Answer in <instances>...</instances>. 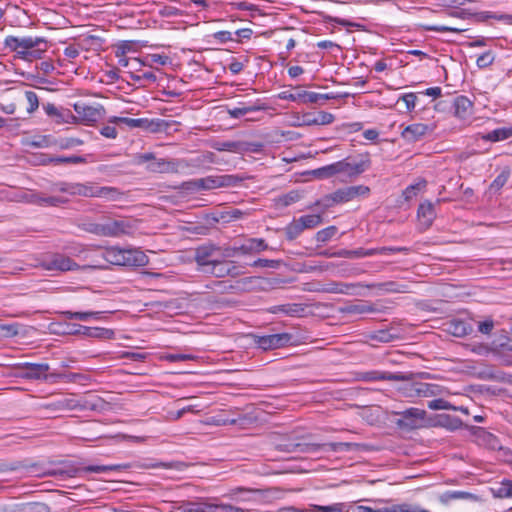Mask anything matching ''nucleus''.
<instances>
[{"label":"nucleus","mask_w":512,"mask_h":512,"mask_svg":"<svg viewBox=\"0 0 512 512\" xmlns=\"http://www.w3.org/2000/svg\"><path fill=\"white\" fill-rule=\"evenodd\" d=\"M15 369L17 371L16 375L18 377L29 380H45L51 383L58 382L59 380H64L65 382H73L78 377H80L79 374L75 373H48L50 366L47 363L24 362L17 364Z\"/></svg>","instance_id":"nucleus-1"},{"label":"nucleus","mask_w":512,"mask_h":512,"mask_svg":"<svg viewBox=\"0 0 512 512\" xmlns=\"http://www.w3.org/2000/svg\"><path fill=\"white\" fill-rule=\"evenodd\" d=\"M234 250L229 245H217L212 242H206L194 249L193 259L197 264L198 271L205 272L219 259L233 258Z\"/></svg>","instance_id":"nucleus-2"},{"label":"nucleus","mask_w":512,"mask_h":512,"mask_svg":"<svg viewBox=\"0 0 512 512\" xmlns=\"http://www.w3.org/2000/svg\"><path fill=\"white\" fill-rule=\"evenodd\" d=\"M135 163L138 165L145 164L146 170L152 173H178L189 167L186 160L156 158L151 152L136 155Z\"/></svg>","instance_id":"nucleus-3"},{"label":"nucleus","mask_w":512,"mask_h":512,"mask_svg":"<svg viewBox=\"0 0 512 512\" xmlns=\"http://www.w3.org/2000/svg\"><path fill=\"white\" fill-rule=\"evenodd\" d=\"M276 450L285 453H317L320 451V445L308 443L303 435L297 432L281 436L273 442Z\"/></svg>","instance_id":"nucleus-4"},{"label":"nucleus","mask_w":512,"mask_h":512,"mask_svg":"<svg viewBox=\"0 0 512 512\" xmlns=\"http://www.w3.org/2000/svg\"><path fill=\"white\" fill-rule=\"evenodd\" d=\"M408 379L403 380L405 383L398 387V392L405 398H429L443 395L445 388L432 383L409 381L411 375H407Z\"/></svg>","instance_id":"nucleus-5"},{"label":"nucleus","mask_w":512,"mask_h":512,"mask_svg":"<svg viewBox=\"0 0 512 512\" xmlns=\"http://www.w3.org/2000/svg\"><path fill=\"white\" fill-rule=\"evenodd\" d=\"M369 192V187L364 185L344 187L336 190L332 194L326 195L323 200L315 202L313 206H323V208L326 209L333 204L345 203L359 195H367Z\"/></svg>","instance_id":"nucleus-6"},{"label":"nucleus","mask_w":512,"mask_h":512,"mask_svg":"<svg viewBox=\"0 0 512 512\" xmlns=\"http://www.w3.org/2000/svg\"><path fill=\"white\" fill-rule=\"evenodd\" d=\"M395 414L399 416L395 424L400 429L411 431L425 427L427 413L423 409L412 407Z\"/></svg>","instance_id":"nucleus-7"},{"label":"nucleus","mask_w":512,"mask_h":512,"mask_svg":"<svg viewBox=\"0 0 512 512\" xmlns=\"http://www.w3.org/2000/svg\"><path fill=\"white\" fill-rule=\"evenodd\" d=\"M371 165L369 154L359 155L358 160H351L349 157L336 162L337 172L348 178H354L365 172Z\"/></svg>","instance_id":"nucleus-8"},{"label":"nucleus","mask_w":512,"mask_h":512,"mask_svg":"<svg viewBox=\"0 0 512 512\" xmlns=\"http://www.w3.org/2000/svg\"><path fill=\"white\" fill-rule=\"evenodd\" d=\"M43 267L46 270L49 271H60V272H67V271H76V270H87L90 268H93L94 266L85 265L80 266L76 262H74L70 257L55 253L49 257H47L43 261Z\"/></svg>","instance_id":"nucleus-9"},{"label":"nucleus","mask_w":512,"mask_h":512,"mask_svg":"<svg viewBox=\"0 0 512 512\" xmlns=\"http://www.w3.org/2000/svg\"><path fill=\"white\" fill-rule=\"evenodd\" d=\"M136 221L131 219H105L104 237H121L136 231Z\"/></svg>","instance_id":"nucleus-10"},{"label":"nucleus","mask_w":512,"mask_h":512,"mask_svg":"<svg viewBox=\"0 0 512 512\" xmlns=\"http://www.w3.org/2000/svg\"><path fill=\"white\" fill-rule=\"evenodd\" d=\"M42 407L51 412L96 409V405L91 404L89 401L81 402L80 400H77L75 398H69V397H62L55 401L45 403L42 405Z\"/></svg>","instance_id":"nucleus-11"},{"label":"nucleus","mask_w":512,"mask_h":512,"mask_svg":"<svg viewBox=\"0 0 512 512\" xmlns=\"http://www.w3.org/2000/svg\"><path fill=\"white\" fill-rule=\"evenodd\" d=\"M73 107L78 119L85 124L97 122L105 116V108L101 104L88 105L84 102H78Z\"/></svg>","instance_id":"nucleus-12"},{"label":"nucleus","mask_w":512,"mask_h":512,"mask_svg":"<svg viewBox=\"0 0 512 512\" xmlns=\"http://www.w3.org/2000/svg\"><path fill=\"white\" fill-rule=\"evenodd\" d=\"M254 343L262 350L278 349L288 345L292 340L289 333H278L270 335H253Z\"/></svg>","instance_id":"nucleus-13"},{"label":"nucleus","mask_w":512,"mask_h":512,"mask_svg":"<svg viewBox=\"0 0 512 512\" xmlns=\"http://www.w3.org/2000/svg\"><path fill=\"white\" fill-rule=\"evenodd\" d=\"M269 247L262 238H249L240 246H230L234 250L233 258L237 255H253L267 250Z\"/></svg>","instance_id":"nucleus-14"},{"label":"nucleus","mask_w":512,"mask_h":512,"mask_svg":"<svg viewBox=\"0 0 512 512\" xmlns=\"http://www.w3.org/2000/svg\"><path fill=\"white\" fill-rule=\"evenodd\" d=\"M4 47L9 49L11 52H15L18 58L32 62L33 57L31 52L26 51V36L25 37H17L9 35L4 40Z\"/></svg>","instance_id":"nucleus-15"},{"label":"nucleus","mask_w":512,"mask_h":512,"mask_svg":"<svg viewBox=\"0 0 512 512\" xmlns=\"http://www.w3.org/2000/svg\"><path fill=\"white\" fill-rule=\"evenodd\" d=\"M122 123L128 126L129 128H141L143 130L149 131V132H159L162 131L166 124L163 120L160 119H152L149 120L147 118H128L125 117L124 120H122Z\"/></svg>","instance_id":"nucleus-16"},{"label":"nucleus","mask_w":512,"mask_h":512,"mask_svg":"<svg viewBox=\"0 0 512 512\" xmlns=\"http://www.w3.org/2000/svg\"><path fill=\"white\" fill-rule=\"evenodd\" d=\"M472 434L474 435L475 441L478 445L490 450L501 449V443L499 439L485 428L472 427Z\"/></svg>","instance_id":"nucleus-17"},{"label":"nucleus","mask_w":512,"mask_h":512,"mask_svg":"<svg viewBox=\"0 0 512 512\" xmlns=\"http://www.w3.org/2000/svg\"><path fill=\"white\" fill-rule=\"evenodd\" d=\"M433 126L423 123H414L406 126L401 135L408 142H416L422 139L428 132L433 130Z\"/></svg>","instance_id":"nucleus-18"},{"label":"nucleus","mask_w":512,"mask_h":512,"mask_svg":"<svg viewBox=\"0 0 512 512\" xmlns=\"http://www.w3.org/2000/svg\"><path fill=\"white\" fill-rule=\"evenodd\" d=\"M454 115L460 120H468L473 114V102L466 96L460 95L453 100Z\"/></svg>","instance_id":"nucleus-19"},{"label":"nucleus","mask_w":512,"mask_h":512,"mask_svg":"<svg viewBox=\"0 0 512 512\" xmlns=\"http://www.w3.org/2000/svg\"><path fill=\"white\" fill-rule=\"evenodd\" d=\"M43 109L46 114L53 118L57 123H70L76 119L69 109L58 108L52 103L43 105Z\"/></svg>","instance_id":"nucleus-20"},{"label":"nucleus","mask_w":512,"mask_h":512,"mask_svg":"<svg viewBox=\"0 0 512 512\" xmlns=\"http://www.w3.org/2000/svg\"><path fill=\"white\" fill-rule=\"evenodd\" d=\"M361 379L367 382L373 381H403L407 380L408 376L403 373H391V372H382V371H368L362 373Z\"/></svg>","instance_id":"nucleus-21"},{"label":"nucleus","mask_w":512,"mask_h":512,"mask_svg":"<svg viewBox=\"0 0 512 512\" xmlns=\"http://www.w3.org/2000/svg\"><path fill=\"white\" fill-rule=\"evenodd\" d=\"M123 266L140 267L148 264V257L139 249H123Z\"/></svg>","instance_id":"nucleus-22"},{"label":"nucleus","mask_w":512,"mask_h":512,"mask_svg":"<svg viewBox=\"0 0 512 512\" xmlns=\"http://www.w3.org/2000/svg\"><path fill=\"white\" fill-rule=\"evenodd\" d=\"M48 49V42L43 37L26 36V51L31 52L33 61L41 59Z\"/></svg>","instance_id":"nucleus-23"},{"label":"nucleus","mask_w":512,"mask_h":512,"mask_svg":"<svg viewBox=\"0 0 512 512\" xmlns=\"http://www.w3.org/2000/svg\"><path fill=\"white\" fill-rule=\"evenodd\" d=\"M70 333L82 334L90 338L112 339L114 337V331L111 329L100 327H87L82 325H78V328Z\"/></svg>","instance_id":"nucleus-24"},{"label":"nucleus","mask_w":512,"mask_h":512,"mask_svg":"<svg viewBox=\"0 0 512 512\" xmlns=\"http://www.w3.org/2000/svg\"><path fill=\"white\" fill-rule=\"evenodd\" d=\"M364 284L361 283H343L333 282L323 289L327 293L358 295V288H363Z\"/></svg>","instance_id":"nucleus-25"},{"label":"nucleus","mask_w":512,"mask_h":512,"mask_svg":"<svg viewBox=\"0 0 512 512\" xmlns=\"http://www.w3.org/2000/svg\"><path fill=\"white\" fill-rule=\"evenodd\" d=\"M369 289H378L383 293H406L408 292V285L401 284L396 281H387L382 283H372L364 285Z\"/></svg>","instance_id":"nucleus-26"},{"label":"nucleus","mask_w":512,"mask_h":512,"mask_svg":"<svg viewBox=\"0 0 512 512\" xmlns=\"http://www.w3.org/2000/svg\"><path fill=\"white\" fill-rule=\"evenodd\" d=\"M249 144L241 141H217L212 144V148L217 151H230L234 153H244L249 151Z\"/></svg>","instance_id":"nucleus-27"},{"label":"nucleus","mask_w":512,"mask_h":512,"mask_svg":"<svg viewBox=\"0 0 512 512\" xmlns=\"http://www.w3.org/2000/svg\"><path fill=\"white\" fill-rule=\"evenodd\" d=\"M259 490L256 489H247V488H236L230 491L227 495L231 500L236 501L238 503L250 504L255 502L253 498L254 494H258Z\"/></svg>","instance_id":"nucleus-28"},{"label":"nucleus","mask_w":512,"mask_h":512,"mask_svg":"<svg viewBox=\"0 0 512 512\" xmlns=\"http://www.w3.org/2000/svg\"><path fill=\"white\" fill-rule=\"evenodd\" d=\"M434 425L445 428L449 431H456L463 426V422L458 417L449 414H439L436 416V422Z\"/></svg>","instance_id":"nucleus-29"},{"label":"nucleus","mask_w":512,"mask_h":512,"mask_svg":"<svg viewBox=\"0 0 512 512\" xmlns=\"http://www.w3.org/2000/svg\"><path fill=\"white\" fill-rule=\"evenodd\" d=\"M418 218L425 227H430L436 217L434 205L430 201L420 204L417 211Z\"/></svg>","instance_id":"nucleus-30"},{"label":"nucleus","mask_w":512,"mask_h":512,"mask_svg":"<svg viewBox=\"0 0 512 512\" xmlns=\"http://www.w3.org/2000/svg\"><path fill=\"white\" fill-rule=\"evenodd\" d=\"M230 179V176H220V177H214V176H207L205 178L198 179L199 181V188L200 190H210L217 187L227 186L229 185L228 180Z\"/></svg>","instance_id":"nucleus-31"},{"label":"nucleus","mask_w":512,"mask_h":512,"mask_svg":"<svg viewBox=\"0 0 512 512\" xmlns=\"http://www.w3.org/2000/svg\"><path fill=\"white\" fill-rule=\"evenodd\" d=\"M343 311L348 314L360 315V314H367V313H375L378 311V309L370 302L360 301L358 303L350 304V305L346 306L343 309Z\"/></svg>","instance_id":"nucleus-32"},{"label":"nucleus","mask_w":512,"mask_h":512,"mask_svg":"<svg viewBox=\"0 0 512 512\" xmlns=\"http://www.w3.org/2000/svg\"><path fill=\"white\" fill-rule=\"evenodd\" d=\"M478 497L474 494L465 491H446L439 496V500L443 504H448L454 500H477Z\"/></svg>","instance_id":"nucleus-33"},{"label":"nucleus","mask_w":512,"mask_h":512,"mask_svg":"<svg viewBox=\"0 0 512 512\" xmlns=\"http://www.w3.org/2000/svg\"><path fill=\"white\" fill-rule=\"evenodd\" d=\"M273 314L283 313L289 316H298L304 312L301 304H282L272 306L269 310Z\"/></svg>","instance_id":"nucleus-34"},{"label":"nucleus","mask_w":512,"mask_h":512,"mask_svg":"<svg viewBox=\"0 0 512 512\" xmlns=\"http://www.w3.org/2000/svg\"><path fill=\"white\" fill-rule=\"evenodd\" d=\"M131 468L130 464H113V465H89L81 470L83 472H90V473H105L108 471H120V470H126Z\"/></svg>","instance_id":"nucleus-35"},{"label":"nucleus","mask_w":512,"mask_h":512,"mask_svg":"<svg viewBox=\"0 0 512 512\" xmlns=\"http://www.w3.org/2000/svg\"><path fill=\"white\" fill-rule=\"evenodd\" d=\"M125 193L116 187L99 186L98 198H104L108 201H121Z\"/></svg>","instance_id":"nucleus-36"},{"label":"nucleus","mask_w":512,"mask_h":512,"mask_svg":"<svg viewBox=\"0 0 512 512\" xmlns=\"http://www.w3.org/2000/svg\"><path fill=\"white\" fill-rule=\"evenodd\" d=\"M103 258L106 262L113 264V265H119L123 266V249L119 247H110L107 248L103 252Z\"/></svg>","instance_id":"nucleus-37"},{"label":"nucleus","mask_w":512,"mask_h":512,"mask_svg":"<svg viewBox=\"0 0 512 512\" xmlns=\"http://www.w3.org/2000/svg\"><path fill=\"white\" fill-rule=\"evenodd\" d=\"M99 186L93 183H75L74 194L83 197H97Z\"/></svg>","instance_id":"nucleus-38"},{"label":"nucleus","mask_w":512,"mask_h":512,"mask_svg":"<svg viewBox=\"0 0 512 512\" xmlns=\"http://www.w3.org/2000/svg\"><path fill=\"white\" fill-rule=\"evenodd\" d=\"M262 109H264V107L261 105H258V104L245 105L244 103L241 102V103H239L238 107L228 109V114L232 118L238 119V118L246 115L247 113L259 111Z\"/></svg>","instance_id":"nucleus-39"},{"label":"nucleus","mask_w":512,"mask_h":512,"mask_svg":"<svg viewBox=\"0 0 512 512\" xmlns=\"http://www.w3.org/2000/svg\"><path fill=\"white\" fill-rule=\"evenodd\" d=\"M512 136V128H498L483 135V139L490 142L503 141Z\"/></svg>","instance_id":"nucleus-40"},{"label":"nucleus","mask_w":512,"mask_h":512,"mask_svg":"<svg viewBox=\"0 0 512 512\" xmlns=\"http://www.w3.org/2000/svg\"><path fill=\"white\" fill-rule=\"evenodd\" d=\"M511 169L510 167H505L500 174L493 180V182L489 186V191L491 193H497L501 190V188L507 183L510 178Z\"/></svg>","instance_id":"nucleus-41"},{"label":"nucleus","mask_w":512,"mask_h":512,"mask_svg":"<svg viewBox=\"0 0 512 512\" xmlns=\"http://www.w3.org/2000/svg\"><path fill=\"white\" fill-rule=\"evenodd\" d=\"M44 163H53V164H82L86 163V158L82 156H56V157H48L44 160Z\"/></svg>","instance_id":"nucleus-42"},{"label":"nucleus","mask_w":512,"mask_h":512,"mask_svg":"<svg viewBox=\"0 0 512 512\" xmlns=\"http://www.w3.org/2000/svg\"><path fill=\"white\" fill-rule=\"evenodd\" d=\"M17 512H49L48 505L41 502L16 503Z\"/></svg>","instance_id":"nucleus-43"},{"label":"nucleus","mask_w":512,"mask_h":512,"mask_svg":"<svg viewBox=\"0 0 512 512\" xmlns=\"http://www.w3.org/2000/svg\"><path fill=\"white\" fill-rule=\"evenodd\" d=\"M331 256L356 259V258H364L369 257L368 249L365 248H357L354 250L341 249L337 252H333Z\"/></svg>","instance_id":"nucleus-44"},{"label":"nucleus","mask_w":512,"mask_h":512,"mask_svg":"<svg viewBox=\"0 0 512 512\" xmlns=\"http://www.w3.org/2000/svg\"><path fill=\"white\" fill-rule=\"evenodd\" d=\"M208 508L211 512H251L252 509L248 506H234L231 504H210Z\"/></svg>","instance_id":"nucleus-45"},{"label":"nucleus","mask_w":512,"mask_h":512,"mask_svg":"<svg viewBox=\"0 0 512 512\" xmlns=\"http://www.w3.org/2000/svg\"><path fill=\"white\" fill-rule=\"evenodd\" d=\"M471 331V327L465 321L453 320L449 323V332L456 337H463Z\"/></svg>","instance_id":"nucleus-46"},{"label":"nucleus","mask_w":512,"mask_h":512,"mask_svg":"<svg viewBox=\"0 0 512 512\" xmlns=\"http://www.w3.org/2000/svg\"><path fill=\"white\" fill-rule=\"evenodd\" d=\"M337 96L333 93H316V92H308L304 91V103H320L323 104L326 100L335 99Z\"/></svg>","instance_id":"nucleus-47"},{"label":"nucleus","mask_w":512,"mask_h":512,"mask_svg":"<svg viewBox=\"0 0 512 512\" xmlns=\"http://www.w3.org/2000/svg\"><path fill=\"white\" fill-rule=\"evenodd\" d=\"M322 216L320 214L304 215L298 218L304 230L313 229L322 223Z\"/></svg>","instance_id":"nucleus-48"},{"label":"nucleus","mask_w":512,"mask_h":512,"mask_svg":"<svg viewBox=\"0 0 512 512\" xmlns=\"http://www.w3.org/2000/svg\"><path fill=\"white\" fill-rule=\"evenodd\" d=\"M304 231L298 219H294L285 228V236L289 241L295 240Z\"/></svg>","instance_id":"nucleus-49"},{"label":"nucleus","mask_w":512,"mask_h":512,"mask_svg":"<svg viewBox=\"0 0 512 512\" xmlns=\"http://www.w3.org/2000/svg\"><path fill=\"white\" fill-rule=\"evenodd\" d=\"M410 251L407 247H378L368 249L369 256L374 255H392L399 252L408 253Z\"/></svg>","instance_id":"nucleus-50"},{"label":"nucleus","mask_w":512,"mask_h":512,"mask_svg":"<svg viewBox=\"0 0 512 512\" xmlns=\"http://www.w3.org/2000/svg\"><path fill=\"white\" fill-rule=\"evenodd\" d=\"M226 260L227 259H219L216 264H213L207 271L204 273H208L213 275L216 278H224L228 276V271L226 270Z\"/></svg>","instance_id":"nucleus-51"},{"label":"nucleus","mask_w":512,"mask_h":512,"mask_svg":"<svg viewBox=\"0 0 512 512\" xmlns=\"http://www.w3.org/2000/svg\"><path fill=\"white\" fill-rule=\"evenodd\" d=\"M312 174L319 179H326L333 177L335 175H339V172H337V166L335 162L330 165L313 170Z\"/></svg>","instance_id":"nucleus-52"},{"label":"nucleus","mask_w":512,"mask_h":512,"mask_svg":"<svg viewBox=\"0 0 512 512\" xmlns=\"http://www.w3.org/2000/svg\"><path fill=\"white\" fill-rule=\"evenodd\" d=\"M81 229L88 233L104 237V221H102V222H92V221L83 222L81 224Z\"/></svg>","instance_id":"nucleus-53"},{"label":"nucleus","mask_w":512,"mask_h":512,"mask_svg":"<svg viewBox=\"0 0 512 512\" xmlns=\"http://www.w3.org/2000/svg\"><path fill=\"white\" fill-rule=\"evenodd\" d=\"M302 198V195L297 190H292L284 195L279 196L277 203L282 206H289L293 203L298 202Z\"/></svg>","instance_id":"nucleus-54"},{"label":"nucleus","mask_w":512,"mask_h":512,"mask_svg":"<svg viewBox=\"0 0 512 512\" xmlns=\"http://www.w3.org/2000/svg\"><path fill=\"white\" fill-rule=\"evenodd\" d=\"M475 17H477L478 21H486L488 19H495L498 21H511L512 15L509 14H497L490 11L476 13Z\"/></svg>","instance_id":"nucleus-55"},{"label":"nucleus","mask_w":512,"mask_h":512,"mask_svg":"<svg viewBox=\"0 0 512 512\" xmlns=\"http://www.w3.org/2000/svg\"><path fill=\"white\" fill-rule=\"evenodd\" d=\"M421 28L425 31H435V32H452V33H461L466 31V28L452 27L446 25H428L423 24Z\"/></svg>","instance_id":"nucleus-56"},{"label":"nucleus","mask_w":512,"mask_h":512,"mask_svg":"<svg viewBox=\"0 0 512 512\" xmlns=\"http://www.w3.org/2000/svg\"><path fill=\"white\" fill-rule=\"evenodd\" d=\"M395 338L396 336L391 334L389 330H378L369 335L370 340L381 343L392 342Z\"/></svg>","instance_id":"nucleus-57"},{"label":"nucleus","mask_w":512,"mask_h":512,"mask_svg":"<svg viewBox=\"0 0 512 512\" xmlns=\"http://www.w3.org/2000/svg\"><path fill=\"white\" fill-rule=\"evenodd\" d=\"M134 61L138 62L140 65H146L147 61H150L152 63H157L164 66L169 63V57L167 55L162 54H150L147 55L145 60L143 61L137 58H135Z\"/></svg>","instance_id":"nucleus-58"},{"label":"nucleus","mask_w":512,"mask_h":512,"mask_svg":"<svg viewBox=\"0 0 512 512\" xmlns=\"http://www.w3.org/2000/svg\"><path fill=\"white\" fill-rule=\"evenodd\" d=\"M427 406L431 410H456L455 405L442 398L429 401Z\"/></svg>","instance_id":"nucleus-59"},{"label":"nucleus","mask_w":512,"mask_h":512,"mask_svg":"<svg viewBox=\"0 0 512 512\" xmlns=\"http://www.w3.org/2000/svg\"><path fill=\"white\" fill-rule=\"evenodd\" d=\"M68 202V199L61 196H43L41 197L40 206L58 207Z\"/></svg>","instance_id":"nucleus-60"},{"label":"nucleus","mask_w":512,"mask_h":512,"mask_svg":"<svg viewBox=\"0 0 512 512\" xmlns=\"http://www.w3.org/2000/svg\"><path fill=\"white\" fill-rule=\"evenodd\" d=\"M337 232L336 226H329L327 228H324L316 233V240L318 242L325 243L329 241Z\"/></svg>","instance_id":"nucleus-61"},{"label":"nucleus","mask_w":512,"mask_h":512,"mask_svg":"<svg viewBox=\"0 0 512 512\" xmlns=\"http://www.w3.org/2000/svg\"><path fill=\"white\" fill-rule=\"evenodd\" d=\"M340 449L341 452L367 451L369 450V445L363 443L340 442Z\"/></svg>","instance_id":"nucleus-62"},{"label":"nucleus","mask_w":512,"mask_h":512,"mask_svg":"<svg viewBox=\"0 0 512 512\" xmlns=\"http://www.w3.org/2000/svg\"><path fill=\"white\" fill-rule=\"evenodd\" d=\"M480 377L483 379H486V380H494V381L504 382L506 375L501 371L488 369V370L481 372Z\"/></svg>","instance_id":"nucleus-63"},{"label":"nucleus","mask_w":512,"mask_h":512,"mask_svg":"<svg viewBox=\"0 0 512 512\" xmlns=\"http://www.w3.org/2000/svg\"><path fill=\"white\" fill-rule=\"evenodd\" d=\"M496 496L500 498H512V481H503L496 490Z\"/></svg>","instance_id":"nucleus-64"}]
</instances>
